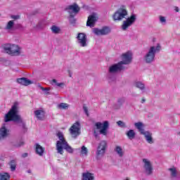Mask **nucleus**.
I'll list each match as a JSON object with an SVG mask.
<instances>
[{
	"mask_svg": "<svg viewBox=\"0 0 180 180\" xmlns=\"http://www.w3.org/2000/svg\"><path fill=\"white\" fill-rule=\"evenodd\" d=\"M70 22L71 23V25H74V23H75V20L73 18H71V19L70 20Z\"/></svg>",
	"mask_w": 180,
	"mask_h": 180,
	"instance_id": "a19ab883",
	"label": "nucleus"
},
{
	"mask_svg": "<svg viewBox=\"0 0 180 180\" xmlns=\"http://www.w3.org/2000/svg\"><path fill=\"white\" fill-rule=\"evenodd\" d=\"M8 133L9 130L6 129L5 125H3L0 129V140H2V139H5V137H8Z\"/></svg>",
	"mask_w": 180,
	"mask_h": 180,
	"instance_id": "6ab92c4d",
	"label": "nucleus"
},
{
	"mask_svg": "<svg viewBox=\"0 0 180 180\" xmlns=\"http://www.w3.org/2000/svg\"><path fill=\"white\" fill-rule=\"evenodd\" d=\"M82 180H95V174L89 172H86L82 174Z\"/></svg>",
	"mask_w": 180,
	"mask_h": 180,
	"instance_id": "a211bd4d",
	"label": "nucleus"
},
{
	"mask_svg": "<svg viewBox=\"0 0 180 180\" xmlns=\"http://www.w3.org/2000/svg\"><path fill=\"white\" fill-rule=\"evenodd\" d=\"M11 179V175L8 173L0 174V180H9Z\"/></svg>",
	"mask_w": 180,
	"mask_h": 180,
	"instance_id": "a878e982",
	"label": "nucleus"
},
{
	"mask_svg": "<svg viewBox=\"0 0 180 180\" xmlns=\"http://www.w3.org/2000/svg\"><path fill=\"white\" fill-rule=\"evenodd\" d=\"M169 171L171 172V175L172 176H173V178H175V176H176V169L170 168L169 169Z\"/></svg>",
	"mask_w": 180,
	"mask_h": 180,
	"instance_id": "f704fd0d",
	"label": "nucleus"
},
{
	"mask_svg": "<svg viewBox=\"0 0 180 180\" xmlns=\"http://www.w3.org/2000/svg\"><path fill=\"white\" fill-rule=\"evenodd\" d=\"M96 16L94 15H91L88 17L86 26H89L90 27H94L95 26V22H96Z\"/></svg>",
	"mask_w": 180,
	"mask_h": 180,
	"instance_id": "f3484780",
	"label": "nucleus"
},
{
	"mask_svg": "<svg viewBox=\"0 0 180 180\" xmlns=\"http://www.w3.org/2000/svg\"><path fill=\"white\" fill-rule=\"evenodd\" d=\"M134 22H136V15L132 14L129 18L127 19V20L123 22L122 25V30H127V27L131 26Z\"/></svg>",
	"mask_w": 180,
	"mask_h": 180,
	"instance_id": "ddd939ff",
	"label": "nucleus"
},
{
	"mask_svg": "<svg viewBox=\"0 0 180 180\" xmlns=\"http://www.w3.org/2000/svg\"><path fill=\"white\" fill-rule=\"evenodd\" d=\"M22 146H25V142H23V141H21L19 143L15 144V147H22Z\"/></svg>",
	"mask_w": 180,
	"mask_h": 180,
	"instance_id": "e433bc0d",
	"label": "nucleus"
},
{
	"mask_svg": "<svg viewBox=\"0 0 180 180\" xmlns=\"http://www.w3.org/2000/svg\"><path fill=\"white\" fill-rule=\"evenodd\" d=\"M9 165H10V168L11 169V171H15L16 169V161L15 160H11L10 162H9Z\"/></svg>",
	"mask_w": 180,
	"mask_h": 180,
	"instance_id": "c85d7f7f",
	"label": "nucleus"
},
{
	"mask_svg": "<svg viewBox=\"0 0 180 180\" xmlns=\"http://www.w3.org/2000/svg\"><path fill=\"white\" fill-rule=\"evenodd\" d=\"M19 18H20L19 15H12L11 16V18L14 19L15 20L19 19Z\"/></svg>",
	"mask_w": 180,
	"mask_h": 180,
	"instance_id": "79ce46f5",
	"label": "nucleus"
},
{
	"mask_svg": "<svg viewBox=\"0 0 180 180\" xmlns=\"http://www.w3.org/2000/svg\"><path fill=\"white\" fill-rule=\"evenodd\" d=\"M13 25H15L13 20H10L6 25V29H8V30H11V29L13 27Z\"/></svg>",
	"mask_w": 180,
	"mask_h": 180,
	"instance_id": "72a5a7b5",
	"label": "nucleus"
},
{
	"mask_svg": "<svg viewBox=\"0 0 180 180\" xmlns=\"http://www.w3.org/2000/svg\"><path fill=\"white\" fill-rule=\"evenodd\" d=\"M127 16V10L124 6L120 8L113 15L112 19L113 20H122L124 19Z\"/></svg>",
	"mask_w": 180,
	"mask_h": 180,
	"instance_id": "20e7f679",
	"label": "nucleus"
},
{
	"mask_svg": "<svg viewBox=\"0 0 180 180\" xmlns=\"http://www.w3.org/2000/svg\"><path fill=\"white\" fill-rule=\"evenodd\" d=\"M96 129L99 131V133L101 134H103V136H107L108 135V129H109V122L105 121L103 124L102 122H96Z\"/></svg>",
	"mask_w": 180,
	"mask_h": 180,
	"instance_id": "423d86ee",
	"label": "nucleus"
},
{
	"mask_svg": "<svg viewBox=\"0 0 180 180\" xmlns=\"http://www.w3.org/2000/svg\"><path fill=\"white\" fill-rule=\"evenodd\" d=\"M83 109L84 110V113H88V107L84 105Z\"/></svg>",
	"mask_w": 180,
	"mask_h": 180,
	"instance_id": "37998d69",
	"label": "nucleus"
},
{
	"mask_svg": "<svg viewBox=\"0 0 180 180\" xmlns=\"http://www.w3.org/2000/svg\"><path fill=\"white\" fill-rule=\"evenodd\" d=\"M132 57V54L131 53L130 51H128L125 53H123L122 55V61H120V63L123 65H127L129 64H130V63H131V58Z\"/></svg>",
	"mask_w": 180,
	"mask_h": 180,
	"instance_id": "4468645a",
	"label": "nucleus"
},
{
	"mask_svg": "<svg viewBox=\"0 0 180 180\" xmlns=\"http://www.w3.org/2000/svg\"><path fill=\"white\" fill-rule=\"evenodd\" d=\"M160 22H161L162 23L165 22H166L165 18L161 16V17H160Z\"/></svg>",
	"mask_w": 180,
	"mask_h": 180,
	"instance_id": "ea45409f",
	"label": "nucleus"
},
{
	"mask_svg": "<svg viewBox=\"0 0 180 180\" xmlns=\"http://www.w3.org/2000/svg\"><path fill=\"white\" fill-rule=\"evenodd\" d=\"M65 11H67L70 14V18H74V15H72V13H78V12L80 11V8L77 4H74L66 7Z\"/></svg>",
	"mask_w": 180,
	"mask_h": 180,
	"instance_id": "9b49d317",
	"label": "nucleus"
},
{
	"mask_svg": "<svg viewBox=\"0 0 180 180\" xmlns=\"http://www.w3.org/2000/svg\"><path fill=\"white\" fill-rule=\"evenodd\" d=\"M81 154L82 155H87L88 154V148H86V147H85L84 146L82 147Z\"/></svg>",
	"mask_w": 180,
	"mask_h": 180,
	"instance_id": "2f4dec72",
	"label": "nucleus"
},
{
	"mask_svg": "<svg viewBox=\"0 0 180 180\" xmlns=\"http://www.w3.org/2000/svg\"><path fill=\"white\" fill-rule=\"evenodd\" d=\"M22 127L24 130H26V125H25V123L22 124Z\"/></svg>",
	"mask_w": 180,
	"mask_h": 180,
	"instance_id": "de8ad7c7",
	"label": "nucleus"
},
{
	"mask_svg": "<svg viewBox=\"0 0 180 180\" xmlns=\"http://www.w3.org/2000/svg\"><path fill=\"white\" fill-rule=\"evenodd\" d=\"M58 108L62 110H67V109L70 108V105H68V103H61L58 105Z\"/></svg>",
	"mask_w": 180,
	"mask_h": 180,
	"instance_id": "5701e85b",
	"label": "nucleus"
},
{
	"mask_svg": "<svg viewBox=\"0 0 180 180\" xmlns=\"http://www.w3.org/2000/svg\"><path fill=\"white\" fill-rule=\"evenodd\" d=\"M41 89H42V91H50V89L42 87V86H41Z\"/></svg>",
	"mask_w": 180,
	"mask_h": 180,
	"instance_id": "49530a36",
	"label": "nucleus"
},
{
	"mask_svg": "<svg viewBox=\"0 0 180 180\" xmlns=\"http://www.w3.org/2000/svg\"><path fill=\"white\" fill-rule=\"evenodd\" d=\"M123 103H124V98H120L118 100V104L117 106L114 105L113 108L114 109H120V106H122V105H123Z\"/></svg>",
	"mask_w": 180,
	"mask_h": 180,
	"instance_id": "bb28decb",
	"label": "nucleus"
},
{
	"mask_svg": "<svg viewBox=\"0 0 180 180\" xmlns=\"http://www.w3.org/2000/svg\"><path fill=\"white\" fill-rule=\"evenodd\" d=\"M27 155H28V154L27 153H25L22 155V158H26V157H27Z\"/></svg>",
	"mask_w": 180,
	"mask_h": 180,
	"instance_id": "a18cd8bd",
	"label": "nucleus"
},
{
	"mask_svg": "<svg viewBox=\"0 0 180 180\" xmlns=\"http://www.w3.org/2000/svg\"><path fill=\"white\" fill-rule=\"evenodd\" d=\"M135 86H136V88H139V89H144V84L140 82H136L135 83Z\"/></svg>",
	"mask_w": 180,
	"mask_h": 180,
	"instance_id": "473e14b6",
	"label": "nucleus"
},
{
	"mask_svg": "<svg viewBox=\"0 0 180 180\" xmlns=\"http://www.w3.org/2000/svg\"><path fill=\"white\" fill-rule=\"evenodd\" d=\"M5 122H22V120L17 113H7L5 116Z\"/></svg>",
	"mask_w": 180,
	"mask_h": 180,
	"instance_id": "f8f14e48",
	"label": "nucleus"
},
{
	"mask_svg": "<svg viewBox=\"0 0 180 180\" xmlns=\"http://www.w3.org/2000/svg\"><path fill=\"white\" fill-rule=\"evenodd\" d=\"M160 49H161V46H160V44H158V46L155 47V53H157V51H160Z\"/></svg>",
	"mask_w": 180,
	"mask_h": 180,
	"instance_id": "4c0bfd02",
	"label": "nucleus"
},
{
	"mask_svg": "<svg viewBox=\"0 0 180 180\" xmlns=\"http://www.w3.org/2000/svg\"><path fill=\"white\" fill-rule=\"evenodd\" d=\"M51 85H54V84L56 85V86H59L60 88H61L62 86H64V83L61 82V83H58L57 82V79H53L51 82H50Z\"/></svg>",
	"mask_w": 180,
	"mask_h": 180,
	"instance_id": "393cba45",
	"label": "nucleus"
},
{
	"mask_svg": "<svg viewBox=\"0 0 180 180\" xmlns=\"http://www.w3.org/2000/svg\"><path fill=\"white\" fill-rule=\"evenodd\" d=\"M125 68H126L119 62L118 63L110 66L109 68V72L111 73L120 72V71H123V70Z\"/></svg>",
	"mask_w": 180,
	"mask_h": 180,
	"instance_id": "dca6fc26",
	"label": "nucleus"
},
{
	"mask_svg": "<svg viewBox=\"0 0 180 180\" xmlns=\"http://www.w3.org/2000/svg\"><path fill=\"white\" fill-rule=\"evenodd\" d=\"M174 11H176V12H179V8L175 7Z\"/></svg>",
	"mask_w": 180,
	"mask_h": 180,
	"instance_id": "09e8293b",
	"label": "nucleus"
},
{
	"mask_svg": "<svg viewBox=\"0 0 180 180\" xmlns=\"http://www.w3.org/2000/svg\"><path fill=\"white\" fill-rule=\"evenodd\" d=\"M154 58H155V46H151L145 56V61L148 63H153Z\"/></svg>",
	"mask_w": 180,
	"mask_h": 180,
	"instance_id": "6e6552de",
	"label": "nucleus"
},
{
	"mask_svg": "<svg viewBox=\"0 0 180 180\" xmlns=\"http://www.w3.org/2000/svg\"><path fill=\"white\" fill-rule=\"evenodd\" d=\"M8 113H18V103H14Z\"/></svg>",
	"mask_w": 180,
	"mask_h": 180,
	"instance_id": "b1692460",
	"label": "nucleus"
},
{
	"mask_svg": "<svg viewBox=\"0 0 180 180\" xmlns=\"http://www.w3.org/2000/svg\"><path fill=\"white\" fill-rule=\"evenodd\" d=\"M117 124L120 127H122L124 128L126 127V124L124 122H123L122 121H118L117 122Z\"/></svg>",
	"mask_w": 180,
	"mask_h": 180,
	"instance_id": "c9c22d12",
	"label": "nucleus"
},
{
	"mask_svg": "<svg viewBox=\"0 0 180 180\" xmlns=\"http://www.w3.org/2000/svg\"><path fill=\"white\" fill-rule=\"evenodd\" d=\"M69 131L72 137L77 139L81 134V124H79V122H77L73 124L70 128Z\"/></svg>",
	"mask_w": 180,
	"mask_h": 180,
	"instance_id": "39448f33",
	"label": "nucleus"
},
{
	"mask_svg": "<svg viewBox=\"0 0 180 180\" xmlns=\"http://www.w3.org/2000/svg\"><path fill=\"white\" fill-rule=\"evenodd\" d=\"M51 29L53 33H54L55 34H58V33H60V27L56 25H53Z\"/></svg>",
	"mask_w": 180,
	"mask_h": 180,
	"instance_id": "c756f323",
	"label": "nucleus"
},
{
	"mask_svg": "<svg viewBox=\"0 0 180 180\" xmlns=\"http://www.w3.org/2000/svg\"><path fill=\"white\" fill-rule=\"evenodd\" d=\"M94 136H95L96 139H98V140H99V135H98V133H96V131H94Z\"/></svg>",
	"mask_w": 180,
	"mask_h": 180,
	"instance_id": "c03bdc74",
	"label": "nucleus"
},
{
	"mask_svg": "<svg viewBox=\"0 0 180 180\" xmlns=\"http://www.w3.org/2000/svg\"><path fill=\"white\" fill-rule=\"evenodd\" d=\"M34 113H44V110L43 109L37 110L34 112Z\"/></svg>",
	"mask_w": 180,
	"mask_h": 180,
	"instance_id": "58836bf2",
	"label": "nucleus"
},
{
	"mask_svg": "<svg viewBox=\"0 0 180 180\" xmlns=\"http://www.w3.org/2000/svg\"><path fill=\"white\" fill-rule=\"evenodd\" d=\"M115 151L120 157H123V149L120 146H116Z\"/></svg>",
	"mask_w": 180,
	"mask_h": 180,
	"instance_id": "cd10ccee",
	"label": "nucleus"
},
{
	"mask_svg": "<svg viewBox=\"0 0 180 180\" xmlns=\"http://www.w3.org/2000/svg\"><path fill=\"white\" fill-rule=\"evenodd\" d=\"M144 102H146V100L144 98H142L141 103H144Z\"/></svg>",
	"mask_w": 180,
	"mask_h": 180,
	"instance_id": "8fccbe9b",
	"label": "nucleus"
},
{
	"mask_svg": "<svg viewBox=\"0 0 180 180\" xmlns=\"http://www.w3.org/2000/svg\"><path fill=\"white\" fill-rule=\"evenodd\" d=\"M35 117H37L38 120H44V119H46V116L43 113H36Z\"/></svg>",
	"mask_w": 180,
	"mask_h": 180,
	"instance_id": "7c9ffc66",
	"label": "nucleus"
},
{
	"mask_svg": "<svg viewBox=\"0 0 180 180\" xmlns=\"http://www.w3.org/2000/svg\"><path fill=\"white\" fill-rule=\"evenodd\" d=\"M112 32V30H110V27L108 26H104L101 29L98 28H94L93 32L96 36H106Z\"/></svg>",
	"mask_w": 180,
	"mask_h": 180,
	"instance_id": "0eeeda50",
	"label": "nucleus"
},
{
	"mask_svg": "<svg viewBox=\"0 0 180 180\" xmlns=\"http://www.w3.org/2000/svg\"><path fill=\"white\" fill-rule=\"evenodd\" d=\"M3 49L10 56H20V47L18 45L6 44L3 45Z\"/></svg>",
	"mask_w": 180,
	"mask_h": 180,
	"instance_id": "7ed1b4c3",
	"label": "nucleus"
},
{
	"mask_svg": "<svg viewBox=\"0 0 180 180\" xmlns=\"http://www.w3.org/2000/svg\"><path fill=\"white\" fill-rule=\"evenodd\" d=\"M35 151L36 153L40 157H43V154H44V151H46V148H43L39 143L35 144Z\"/></svg>",
	"mask_w": 180,
	"mask_h": 180,
	"instance_id": "aec40b11",
	"label": "nucleus"
},
{
	"mask_svg": "<svg viewBox=\"0 0 180 180\" xmlns=\"http://www.w3.org/2000/svg\"><path fill=\"white\" fill-rule=\"evenodd\" d=\"M134 126L139 130V131L141 132V134L144 136L146 141L149 144H153V143H154V141H153V134L148 131H144V124H143V122H136Z\"/></svg>",
	"mask_w": 180,
	"mask_h": 180,
	"instance_id": "f03ea898",
	"label": "nucleus"
},
{
	"mask_svg": "<svg viewBox=\"0 0 180 180\" xmlns=\"http://www.w3.org/2000/svg\"><path fill=\"white\" fill-rule=\"evenodd\" d=\"M127 136L129 140H133L136 137V132H134V130L130 129L127 132Z\"/></svg>",
	"mask_w": 180,
	"mask_h": 180,
	"instance_id": "4be33fe9",
	"label": "nucleus"
},
{
	"mask_svg": "<svg viewBox=\"0 0 180 180\" xmlns=\"http://www.w3.org/2000/svg\"><path fill=\"white\" fill-rule=\"evenodd\" d=\"M57 136L58 137L60 141H58L56 143V150L58 154L63 155L64 154V150H65L68 153L72 154L74 153V149L68 145L65 139H64V135H63L62 132H58Z\"/></svg>",
	"mask_w": 180,
	"mask_h": 180,
	"instance_id": "f257e3e1",
	"label": "nucleus"
},
{
	"mask_svg": "<svg viewBox=\"0 0 180 180\" xmlns=\"http://www.w3.org/2000/svg\"><path fill=\"white\" fill-rule=\"evenodd\" d=\"M86 115H87V116H89V113H86Z\"/></svg>",
	"mask_w": 180,
	"mask_h": 180,
	"instance_id": "3c124183",
	"label": "nucleus"
},
{
	"mask_svg": "<svg viewBox=\"0 0 180 180\" xmlns=\"http://www.w3.org/2000/svg\"><path fill=\"white\" fill-rule=\"evenodd\" d=\"M17 82H18V84H21V85H25V86H27V85H30L32 84V81L25 77L18 79Z\"/></svg>",
	"mask_w": 180,
	"mask_h": 180,
	"instance_id": "412c9836",
	"label": "nucleus"
},
{
	"mask_svg": "<svg viewBox=\"0 0 180 180\" xmlns=\"http://www.w3.org/2000/svg\"><path fill=\"white\" fill-rule=\"evenodd\" d=\"M77 43L80 44L81 47H86L88 44L86 43V34L84 32H79L77 36Z\"/></svg>",
	"mask_w": 180,
	"mask_h": 180,
	"instance_id": "9d476101",
	"label": "nucleus"
},
{
	"mask_svg": "<svg viewBox=\"0 0 180 180\" xmlns=\"http://www.w3.org/2000/svg\"><path fill=\"white\" fill-rule=\"evenodd\" d=\"M106 147H108V143L106 141H101L97 148V157L102 156L105 154L106 152Z\"/></svg>",
	"mask_w": 180,
	"mask_h": 180,
	"instance_id": "1a4fd4ad",
	"label": "nucleus"
},
{
	"mask_svg": "<svg viewBox=\"0 0 180 180\" xmlns=\"http://www.w3.org/2000/svg\"><path fill=\"white\" fill-rule=\"evenodd\" d=\"M143 162L144 163L143 167L146 175H152L153 168L151 162L147 159H143Z\"/></svg>",
	"mask_w": 180,
	"mask_h": 180,
	"instance_id": "2eb2a0df",
	"label": "nucleus"
}]
</instances>
